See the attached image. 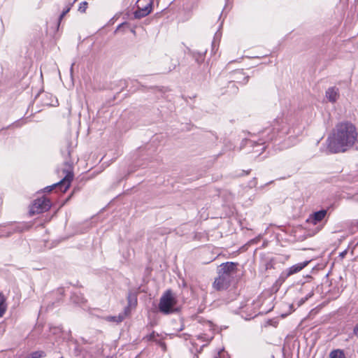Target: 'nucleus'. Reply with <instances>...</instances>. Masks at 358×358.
<instances>
[{"label": "nucleus", "mask_w": 358, "mask_h": 358, "mask_svg": "<svg viewBox=\"0 0 358 358\" xmlns=\"http://www.w3.org/2000/svg\"><path fill=\"white\" fill-rule=\"evenodd\" d=\"M357 138L358 133L354 124L348 122H341L328 138V149L333 153L344 152L355 145Z\"/></svg>", "instance_id": "1"}, {"label": "nucleus", "mask_w": 358, "mask_h": 358, "mask_svg": "<svg viewBox=\"0 0 358 358\" xmlns=\"http://www.w3.org/2000/svg\"><path fill=\"white\" fill-rule=\"evenodd\" d=\"M176 303L174 294L171 290H167L160 298L159 310L164 314H170L175 311Z\"/></svg>", "instance_id": "2"}, {"label": "nucleus", "mask_w": 358, "mask_h": 358, "mask_svg": "<svg viewBox=\"0 0 358 358\" xmlns=\"http://www.w3.org/2000/svg\"><path fill=\"white\" fill-rule=\"evenodd\" d=\"M65 174L64 178L59 182L46 187L44 190L46 192H51L53 189L58 187L63 192H65L70 187L71 182L73 178V173L70 166H68V169L63 171Z\"/></svg>", "instance_id": "3"}, {"label": "nucleus", "mask_w": 358, "mask_h": 358, "mask_svg": "<svg viewBox=\"0 0 358 358\" xmlns=\"http://www.w3.org/2000/svg\"><path fill=\"white\" fill-rule=\"evenodd\" d=\"M51 207L50 201L45 196L35 199L29 207V214L32 216L48 211Z\"/></svg>", "instance_id": "4"}, {"label": "nucleus", "mask_w": 358, "mask_h": 358, "mask_svg": "<svg viewBox=\"0 0 358 358\" xmlns=\"http://www.w3.org/2000/svg\"><path fill=\"white\" fill-rule=\"evenodd\" d=\"M153 0H138L137 10L134 12V17L140 19L149 15L152 10Z\"/></svg>", "instance_id": "5"}, {"label": "nucleus", "mask_w": 358, "mask_h": 358, "mask_svg": "<svg viewBox=\"0 0 358 358\" xmlns=\"http://www.w3.org/2000/svg\"><path fill=\"white\" fill-rule=\"evenodd\" d=\"M219 275L215 278L213 282V287L217 290H222L227 289L231 280V277L225 275L218 273Z\"/></svg>", "instance_id": "6"}, {"label": "nucleus", "mask_w": 358, "mask_h": 358, "mask_svg": "<svg viewBox=\"0 0 358 358\" xmlns=\"http://www.w3.org/2000/svg\"><path fill=\"white\" fill-rule=\"evenodd\" d=\"M6 230L0 232V238L3 236H10L15 232H21L22 227L20 223H11L5 226Z\"/></svg>", "instance_id": "7"}, {"label": "nucleus", "mask_w": 358, "mask_h": 358, "mask_svg": "<svg viewBox=\"0 0 358 358\" xmlns=\"http://www.w3.org/2000/svg\"><path fill=\"white\" fill-rule=\"evenodd\" d=\"M327 210H321L317 212H315L310 215L309 218L307 220V222L316 225L317 223L321 222L326 216Z\"/></svg>", "instance_id": "8"}, {"label": "nucleus", "mask_w": 358, "mask_h": 358, "mask_svg": "<svg viewBox=\"0 0 358 358\" xmlns=\"http://www.w3.org/2000/svg\"><path fill=\"white\" fill-rule=\"evenodd\" d=\"M236 264L233 262H227L220 265L218 273L231 277V272L234 271Z\"/></svg>", "instance_id": "9"}, {"label": "nucleus", "mask_w": 358, "mask_h": 358, "mask_svg": "<svg viewBox=\"0 0 358 358\" xmlns=\"http://www.w3.org/2000/svg\"><path fill=\"white\" fill-rule=\"evenodd\" d=\"M308 261H306L292 266L287 271V276H289L291 275H293L301 271L303 268H305L308 264Z\"/></svg>", "instance_id": "10"}, {"label": "nucleus", "mask_w": 358, "mask_h": 358, "mask_svg": "<svg viewBox=\"0 0 358 358\" xmlns=\"http://www.w3.org/2000/svg\"><path fill=\"white\" fill-rule=\"evenodd\" d=\"M338 96V89L336 87H330L326 91V97L331 102H335Z\"/></svg>", "instance_id": "11"}, {"label": "nucleus", "mask_w": 358, "mask_h": 358, "mask_svg": "<svg viewBox=\"0 0 358 358\" xmlns=\"http://www.w3.org/2000/svg\"><path fill=\"white\" fill-rule=\"evenodd\" d=\"M7 308L6 303V297L2 292H0V317L3 315Z\"/></svg>", "instance_id": "12"}, {"label": "nucleus", "mask_w": 358, "mask_h": 358, "mask_svg": "<svg viewBox=\"0 0 358 358\" xmlns=\"http://www.w3.org/2000/svg\"><path fill=\"white\" fill-rule=\"evenodd\" d=\"M22 353L20 352H15L14 350H10L6 351L3 355V358H22Z\"/></svg>", "instance_id": "13"}, {"label": "nucleus", "mask_w": 358, "mask_h": 358, "mask_svg": "<svg viewBox=\"0 0 358 358\" xmlns=\"http://www.w3.org/2000/svg\"><path fill=\"white\" fill-rule=\"evenodd\" d=\"M329 358H344L343 352L341 350H334L330 352Z\"/></svg>", "instance_id": "14"}, {"label": "nucleus", "mask_w": 358, "mask_h": 358, "mask_svg": "<svg viewBox=\"0 0 358 358\" xmlns=\"http://www.w3.org/2000/svg\"><path fill=\"white\" fill-rule=\"evenodd\" d=\"M313 292H310L309 294H308L305 297L300 299L297 301V306L299 307L302 304H303L310 297L313 296Z\"/></svg>", "instance_id": "15"}, {"label": "nucleus", "mask_w": 358, "mask_h": 358, "mask_svg": "<svg viewBox=\"0 0 358 358\" xmlns=\"http://www.w3.org/2000/svg\"><path fill=\"white\" fill-rule=\"evenodd\" d=\"M124 315H119L118 317L115 316H110L107 317V320L111 321V322H120L124 320Z\"/></svg>", "instance_id": "16"}, {"label": "nucleus", "mask_w": 358, "mask_h": 358, "mask_svg": "<svg viewBox=\"0 0 358 358\" xmlns=\"http://www.w3.org/2000/svg\"><path fill=\"white\" fill-rule=\"evenodd\" d=\"M88 3L86 1H83L80 3L78 7V11L80 13H85L87 8Z\"/></svg>", "instance_id": "17"}, {"label": "nucleus", "mask_w": 358, "mask_h": 358, "mask_svg": "<svg viewBox=\"0 0 358 358\" xmlns=\"http://www.w3.org/2000/svg\"><path fill=\"white\" fill-rule=\"evenodd\" d=\"M158 336V335L155 334L154 332L146 336V338L148 341H156V337Z\"/></svg>", "instance_id": "18"}, {"label": "nucleus", "mask_w": 358, "mask_h": 358, "mask_svg": "<svg viewBox=\"0 0 358 358\" xmlns=\"http://www.w3.org/2000/svg\"><path fill=\"white\" fill-rule=\"evenodd\" d=\"M70 8H68L66 10H64L62 13L60 15L59 20H62L64 15L69 11Z\"/></svg>", "instance_id": "19"}, {"label": "nucleus", "mask_w": 358, "mask_h": 358, "mask_svg": "<svg viewBox=\"0 0 358 358\" xmlns=\"http://www.w3.org/2000/svg\"><path fill=\"white\" fill-rule=\"evenodd\" d=\"M20 120L17 121L16 122L13 123L11 125H9L7 128H9L10 127H20Z\"/></svg>", "instance_id": "20"}, {"label": "nucleus", "mask_w": 358, "mask_h": 358, "mask_svg": "<svg viewBox=\"0 0 358 358\" xmlns=\"http://www.w3.org/2000/svg\"><path fill=\"white\" fill-rule=\"evenodd\" d=\"M353 332L355 335L358 336V324L355 327Z\"/></svg>", "instance_id": "21"}, {"label": "nucleus", "mask_w": 358, "mask_h": 358, "mask_svg": "<svg viewBox=\"0 0 358 358\" xmlns=\"http://www.w3.org/2000/svg\"><path fill=\"white\" fill-rule=\"evenodd\" d=\"M223 355V352H220L218 354H217V357H216L215 358H221L222 355Z\"/></svg>", "instance_id": "22"}, {"label": "nucleus", "mask_w": 358, "mask_h": 358, "mask_svg": "<svg viewBox=\"0 0 358 358\" xmlns=\"http://www.w3.org/2000/svg\"><path fill=\"white\" fill-rule=\"evenodd\" d=\"M345 254H346V251H345V252H342V253L341 254V255L342 257H344V255H345Z\"/></svg>", "instance_id": "23"}, {"label": "nucleus", "mask_w": 358, "mask_h": 358, "mask_svg": "<svg viewBox=\"0 0 358 358\" xmlns=\"http://www.w3.org/2000/svg\"><path fill=\"white\" fill-rule=\"evenodd\" d=\"M29 227H30V226H29H29H27V225H24V226H23L24 229L25 228H29Z\"/></svg>", "instance_id": "24"}, {"label": "nucleus", "mask_w": 358, "mask_h": 358, "mask_svg": "<svg viewBox=\"0 0 358 358\" xmlns=\"http://www.w3.org/2000/svg\"><path fill=\"white\" fill-rule=\"evenodd\" d=\"M128 299H129V303H131V296H128Z\"/></svg>", "instance_id": "25"}, {"label": "nucleus", "mask_w": 358, "mask_h": 358, "mask_svg": "<svg viewBox=\"0 0 358 358\" xmlns=\"http://www.w3.org/2000/svg\"><path fill=\"white\" fill-rule=\"evenodd\" d=\"M162 346L164 349H165V344L164 343H162Z\"/></svg>", "instance_id": "26"}, {"label": "nucleus", "mask_w": 358, "mask_h": 358, "mask_svg": "<svg viewBox=\"0 0 358 358\" xmlns=\"http://www.w3.org/2000/svg\"><path fill=\"white\" fill-rule=\"evenodd\" d=\"M271 358H275V357L273 355H272Z\"/></svg>", "instance_id": "27"}]
</instances>
